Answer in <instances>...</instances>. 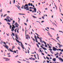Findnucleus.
<instances>
[{"mask_svg":"<svg viewBox=\"0 0 63 63\" xmlns=\"http://www.w3.org/2000/svg\"><path fill=\"white\" fill-rule=\"evenodd\" d=\"M31 6V3H29L28 4V5L27 4H25L24 6V9H26V11H29V6Z\"/></svg>","mask_w":63,"mask_h":63,"instance_id":"nucleus-1","label":"nucleus"},{"mask_svg":"<svg viewBox=\"0 0 63 63\" xmlns=\"http://www.w3.org/2000/svg\"><path fill=\"white\" fill-rule=\"evenodd\" d=\"M15 40H16V41L17 42H18V43H21V47H22V48H23V49H24V47H24V46H23V44H22V43H21V42H20L19 41H18V40H17V39H16V38H15Z\"/></svg>","mask_w":63,"mask_h":63,"instance_id":"nucleus-2","label":"nucleus"},{"mask_svg":"<svg viewBox=\"0 0 63 63\" xmlns=\"http://www.w3.org/2000/svg\"><path fill=\"white\" fill-rule=\"evenodd\" d=\"M10 18L9 17L7 16V19H4V20H6V21L7 22H8H8H10L11 20H10Z\"/></svg>","mask_w":63,"mask_h":63,"instance_id":"nucleus-3","label":"nucleus"},{"mask_svg":"<svg viewBox=\"0 0 63 63\" xmlns=\"http://www.w3.org/2000/svg\"><path fill=\"white\" fill-rule=\"evenodd\" d=\"M25 34H26V39H28V40L29 38L30 39V36L29 35H28V34L27 35V36H26V31H25Z\"/></svg>","mask_w":63,"mask_h":63,"instance_id":"nucleus-4","label":"nucleus"},{"mask_svg":"<svg viewBox=\"0 0 63 63\" xmlns=\"http://www.w3.org/2000/svg\"><path fill=\"white\" fill-rule=\"evenodd\" d=\"M53 51H56V50H57L59 51L58 49L56 48L55 47H53Z\"/></svg>","mask_w":63,"mask_h":63,"instance_id":"nucleus-5","label":"nucleus"},{"mask_svg":"<svg viewBox=\"0 0 63 63\" xmlns=\"http://www.w3.org/2000/svg\"><path fill=\"white\" fill-rule=\"evenodd\" d=\"M56 58H58V59H59V60H61V61H62V62H63V59H62V58H60V57H59L58 58V55L56 57Z\"/></svg>","mask_w":63,"mask_h":63,"instance_id":"nucleus-6","label":"nucleus"},{"mask_svg":"<svg viewBox=\"0 0 63 63\" xmlns=\"http://www.w3.org/2000/svg\"><path fill=\"white\" fill-rule=\"evenodd\" d=\"M40 42H41V43H44V44H46V45H47V43H46V42H45V41H42V39H40Z\"/></svg>","mask_w":63,"mask_h":63,"instance_id":"nucleus-7","label":"nucleus"},{"mask_svg":"<svg viewBox=\"0 0 63 63\" xmlns=\"http://www.w3.org/2000/svg\"><path fill=\"white\" fill-rule=\"evenodd\" d=\"M3 46H4V47H6V48H7V49H8V50H9V51H10V50H9V49H8V48H9V47L8 46H7V45H3Z\"/></svg>","mask_w":63,"mask_h":63,"instance_id":"nucleus-8","label":"nucleus"},{"mask_svg":"<svg viewBox=\"0 0 63 63\" xmlns=\"http://www.w3.org/2000/svg\"><path fill=\"white\" fill-rule=\"evenodd\" d=\"M3 59H5L6 60H5L6 61H9V60H10V59L7 58L5 57L3 58Z\"/></svg>","mask_w":63,"mask_h":63,"instance_id":"nucleus-9","label":"nucleus"},{"mask_svg":"<svg viewBox=\"0 0 63 63\" xmlns=\"http://www.w3.org/2000/svg\"><path fill=\"white\" fill-rule=\"evenodd\" d=\"M57 44L59 46V48H60L61 47H63V45H60V44H59V43H58Z\"/></svg>","mask_w":63,"mask_h":63,"instance_id":"nucleus-10","label":"nucleus"},{"mask_svg":"<svg viewBox=\"0 0 63 63\" xmlns=\"http://www.w3.org/2000/svg\"><path fill=\"white\" fill-rule=\"evenodd\" d=\"M17 8H18V9H19V10H20V11H21V9H20V7L19 6H18L17 7Z\"/></svg>","mask_w":63,"mask_h":63,"instance_id":"nucleus-11","label":"nucleus"},{"mask_svg":"<svg viewBox=\"0 0 63 63\" xmlns=\"http://www.w3.org/2000/svg\"><path fill=\"white\" fill-rule=\"evenodd\" d=\"M47 33H48V34L49 36H50V37H52V36H51V34H50V33H49V32H48Z\"/></svg>","mask_w":63,"mask_h":63,"instance_id":"nucleus-12","label":"nucleus"},{"mask_svg":"<svg viewBox=\"0 0 63 63\" xmlns=\"http://www.w3.org/2000/svg\"><path fill=\"white\" fill-rule=\"evenodd\" d=\"M41 47H42V48H43V49H44V50H47V48H45V47H43V46L41 45L40 46Z\"/></svg>","mask_w":63,"mask_h":63,"instance_id":"nucleus-13","label":"nucleus"},{"mask_svg":"<svg viewBox=\"0 0 63 63\" xmlns=\"http://www.w3.org/2000/svg\"><path fill=\"white\" fill-rule=\"evenodd\" d=\"M56 58H54L53 59V61H54V62H55V61H56Z\"/></svg>","mask_w":63,"mask_h":63,"instance_id":"nucleus-14","label":"nucleus"},{"mask_svg":"<svg viewBox=\"0 0 63 63\" xmlns=\"http://www.w3.org/2000/svg\"><path fill=\"white\" fill-rule=\"evenodd\" d=\"M14 25L15 26L18 25V26H19V25L18 24L17 22H16L15 24Z\"/></svg>","mask_w":63,"mask_h":63,"instance_id":"nucleus-15","label":"nucleus"},{"mask_svg":"<svg viewBox=\"0 0 63 63\" xmlns=\"http://www.w3.org/2000/svg\"><path fill=\"white\" fill-rule=\"evenodd\" d=\"M33 9L34 10V13H36V8H33Z\"/></svg>","mask_w":63,"mask_h":63,"instance_id":"nucleus-16","label":"nucleus"},{"mask_svg":"<svg viewBox=\"0 0 63 63\" xmlns=\"http://www.w3.org/2000/svg\"><path fill=\"white\" fill-rule=\"evenodd\" d=\"M3 43V40H1V41H0V44H2Z\"/></svg>","mask_w":63,"mask_h":63,"instance_id":"nucleus-17","label":"nucleus"},{"mask_svg":"<svg viewBox=\"0 0 63 63\" xmlns=\"http://www.w3.org/2000/svg\"><path fill=\"white\" fill-rule=\"evenodd\" d=\"M19 15H25V14H22L21 13H19Z\"/></svg>","mask_w":63,"mask_h":63,"instance_id":"nucleus-18","label":"nucleus"},{"mask_svg":"<svg viewBox=\"0 0 63 63\" xmlns=\"http://www.w3.org/2000/svg\"><path fill=\"white\" fill-rule=\"evenodd\" d=\"M37 38H38V39H43V38H42V37H40V38L38 36H37Z\"/></svg>","mask_w":63,"mask_h":63,"instance_id":"nucleus-19","label":"nucleus"},{"mask_svg":"<svg viewBox=\"0 0 63 63\" xmlns=\"http://www.w3.org/2000/svg\"><path fill=\"white\" fill-rule=\"evenodd\" d=\"M9 49H10V51H11V52H14V51H12V50H11L10 49V48H9Z\"/></svg>","mask_w":63,"mask_h":63,"instance_id":"nucleus-20","label":"nucleus"},{"mask_svg":"<svg viewBox=\"0 0 63 63\" xmlns=\"http://www.w3.org/2000/svg\"><path fill=\"white\" fill-rule=\"evenodd\" d=\"M9 49H10V51H11V52H14V51H12V50H11L10 49V48H9Z\"/></svg>","mask_w":63,"mask_h":63,"instance_id":"nucleus-21","label":"nucleus"},{"mask_svg":"<svg viewBox=\"0 0 63 63\" xmlns=\"http://www.w3.org/2000/svg\"><path fill=\"white\" fill-rule=\"evenodd\" d=\"M14 29V28L13 27H12V29H11L12 31V32H13V30Z\"/></svg>","mask_w":63,"mask_h":63,"instance_id":"nucleus-22","label":"nucleus"},{"mask_svg":"<svg viewBox=\"0 0 63 63\" xmlns=\"http://www.w3.org/2000/svg\"><path fill=\"white\" fill-rule=\"evenodd\" d=\"M49 50H50V51L51 52H52V49H49Z\"/></svg>","mask_w":63,"mask_h":63,"instance_id":"nucleus-23","label":"nucleus"},{"mask_svg":"<svg viewBox=\"0 0 63 63\" xmlns=\"http://www.w3.org/2000/svg\"><path fill=\"white\" fill-rule=\"evenodd\" d=\"M35 41L37 43H38V40H37V39H35Z\"/></svg>","mask_w":63,"mask_h":63,"instance_id":"nucleus-24","label":"nucleus"},{"mask_svg":"<svg viewBox=\"0 0 63 63\" xmlns=\"http://www.w3.org/2000/svg\"><path fill=\"white\" fill-rule=\"evenodd\" d=\"M45 47H47V45L45 44Z\"/></svg>","mask_w":63,"mask_h":63,"instance_id":"nucleus-25","label":"nucleus"},{"mask_svg":"<svg viewBox=\"0 0 63 63\" xmlns=\"http://www.w3.org/2000/svg\"><path fill=\"white\" fill-rule=\"evenodd\" d=\"M17 32L18 33H19V32H18V30H19V28H17Z\"/></svg>","mask_w":63,"mask_h":63,"instance_id":"nucleus-26","label":"nucleus"},{"mask_svg":"<svg viewBox=\"0 0 63 63\" xmlns=\"http://www.w3.org/2000/svg\"><path fill=\"white\" fill-rule=\"evenodd\" d=\"M3 44H4V45H5V46L6 45V43L4 42H3Z\"/></svg>","mask_w":63,"mask_h":63,"instance_id":"nucleus-27","label":"nucleus"},{"mask_svg":"<svg viewBox=\"0 0 63 63\" xmlns=\"http://www.w3.org/2000/svg\"><path fill=\"white\" fill-rule=\"evenodd\" d=\"M46 58H47L48 60H49V58L47 57H46Z\"/></svg>","mask_w":63,"mask_h":63,"instance_id":"nucleus-28","label":"nucleus"},{"mask_svg":"<svg viewBox=\"0 0 63 63\" xmlns=\"http://www.w3.org/2000/svg\"><path fill=\"white\" fill-rule=\"evenodd\" d=\"M12 34L14 36H15V34L14 33H13V32H12Z\"/></svg>","mask_w":63,"mask_h":63,"instance_id":"nucleus-29","label":"nucleus"},{"mask_svg":"<svg viewBox=\"0 0 63 63\" xmlns=\"http://www.w3.org/2000/svg\"><path fill=\"white\" fill-rule=\"evenodd\" d=\"M32 17H33V18H37L36 17H35V16H32Z\"/></svg>","mask_w":63,"mask_h":63,"instance_id":"nucleus-30","label":"nucleus"},{"mask_svg":"<svg viewBox=\"0 0 63 63\" xmlns=\"http://www.w3.org/2000/svg\"><path fill=\"white\" fill-rule=\"evenodd\" d=\"M42 18L43 19H45V17H44V16H43L42 17Z\"/></svg>","mask_w":63,"mask_h":63,"instance_id":"nucleus-31","label":"nucleus"},{"mask_svg":"<svg viewBox=\"0 0 63 63\" xmlns=\"http://www.w3.org/2000/svg\"><path fill=\"white\" fill-rule=\"evenodd\" d=\"M54 4L55 5V7H56V10H57V7H56V6L55 3Z\"/></svg>","mask_w":63,"mask_h":63,"instance_id":"nucleus-32","label":"nucleus"},{"mask_svg":"<svg viewBox=\"0 0 63 63\" xmlns=\"http://www.w3.org/2000/svg\"><path fill=\"white\" fill-rule=\"evenodd\" d=\"M34 38H35V39H37V38H37V37L36 36V35H35V36H34Z\"/></svg>","mask_w":63,"mask_h":63,"instance_id":"nucleus-33","label":"nucleus"},{"mask_svg":"<svg viewBox=\"0 0 63 63\" xmlns=\"http://www.w3.org/2000/svg\"><path fill=\"white\" fill-rule=\"evenodd\" d=\"M52 23L53 24H55V26H56L57 27V25H56V24H55V23H53L52 22Z\"/></svg>","mask_w":63,"mask_h":63,"instance_id":"nucleus-34","label":"nucleus"},{"mask_svg":"<svg viewBox=\"0 0 63 63\" xmlns=\"http://www.w3.org/2000/svg\"><path fill=\"white\" fill-rule=\"evenodd\" d=\"M1 18H2V16H3V14H2V15H1Z\"/></svg>","mask_w":63,"mask_h":63,"instance_id":"nucleus-35","label":"nucleus"},{"mask_svg":"<svg viewBox=\"0 0 63 63\" xmlns=\"http://www.w3.org/2000/svg\"><path fill=\"white\" fill-rule=\"evenodd\" d=\"M18 48L19 49V50H20V48L19 47H18Z\"/></svg>","mask_w":63,"mask_h":63,"instance_id":"nucleus-36","label":"nucleus"},{"mask_svg":"<svg viewBox=\"0 0 63 63\" xmlns=\"http://www.w3.org/2000/svg\"><path fill=\"white\" fill-rule=\"evenodd\" d=\"M13 22L12 23V24H14L15 22V21H13Z\"/></svg>","mask_w":63,"mask_h":63,"instance_id":"nucleus-37","label":"nucleus"},{"mask_svg":"<svg viewBox=\"0 0 63 63\" xmlns=\"http://www.w3.org/2000/svg\"><path fill=\"white\" fill-rule=\"evenodd\" d=\"M12 27V26L11 25H10V28L11 29H12V28H11V27Z\"/></svg>","mask_w":63,"mask_h":63,"instance_id":"nucleus-38","label":"nucleus"},{"mask_svg":"<svg viewBox=\"0 0 63 63\" xmlns=\"http://www.w3.org/2000/svg\"><path fill=\"white\" fill-rule=\"evenodd\" d=\"M16 38V39H18V37L17 36H15Z\"/></svg>","mask_w":63,"mask_h":63,"instance_id":"nucleus-39","label":"nucleus"},{"mask_svg":"<svg viewBox=\"0 0 63 63\" xmlns=\"http://www.w3.org/2000/svg\"><path fill=\"white\" fill-rule=\"evenodd\" d=\"M34 9V8H32V7H30V9Z\"/></svg>","mask_w":63,"mask_h":63,"instance_id":"nucleus-40","label":"nucleus"},{"mask_svg":"<svg viewBox=\"0 0 63 63\" xmlns=\"http://www.w3.org/2000/svg\"><path fill=\"white\" fill-rule=\"evenodd\" d=\"M36 45L37 46V47H39V45H38V44H36Z\"/></svg>","mask_w":63,"mask_h":63,"instance_id":"nucleus-41","label":"nucleus"},{"mask_svg":"<svg viewBox=\"0 0 63 63\" xmlns=\"http://www.w3.org/2000/svg\"><path fill=\"white\" fill-rule=\"evenodd\" d=\"M24 24L25 25H26V26H27V24H26V23H24Z\"/></svg>","mask_w":63,"mask_h":63,"instance_id":"nucleus-42","label":"nucleus"},{"mask_svg":"<svg viewBox=\"0 0 63 63\" xmlns=\"http://www.w3.org/2000/svg\"><path fill=\"white\" fill-rule=\"evenodd\" d=\"M7 14H5V15L3 16V17H5V16H7Z\"/></svg>","mask_w":63,"mask_h":63,"instance_id":"nucleus-43","label":"nucleus"},{"mask_svg":"<svg viewBox=\"0 0 63 63\" xmlns=\"http://www.w3.org/2000/svg\"><path fill=\"white\" fill-rule=\"evenodd\" d=\"M34 41V42H35V39H34V38H32V39Z\"/></svg>","mask_w":63,"mask_h":63,"instance_id":"nucleus-44","label":"nucleus"},{"mask_svg":"<svg viewBox=\"0 0 63 63\" xmlns=\"http://www.w3.org/2000/svg\"><path fill=\"white\" fill-rule=\"evenodd\" d=\"M7 23L8 24V25H10L11 24L10 23Z\"/></svg>","mask_w":63,"mask_h":63,"instance_id":"nucleus-45","label":"nucleus"},{"mask_svg":"<svg viewBox=\"0 0 63 63\" xmlns=\"http://www.w3.org/2000/svg\"><path fill=\"white\" fill-rule=\"evenodd\" d=\"M48 48H51V47H50V46H49V47H48Z\"/></svg>","mask_w":63,"mask_h":63,"instance_id":"nucleus-46","label":"nucleus"},{"mask_svg":"<svg viewBox=\"0 0 63 63\" xmlns=\"http://www.w3.org/2000/svg\"><path fill=\"white\" fill-rule=\"evenodd\" d=\"M31 6H33V4H32V3H31Z\"/></svg>","mask_w":63,"mask_h":63,"instance_id":"nucleus-47","label":"nucleus"},{"mask_svg":"<svg viewBox=\"0 0 63 63\" xmlns=\"http://www.w3.org/2000/svg\"><path fill=\"white\" fill-rule=\"evenodd\" d=\"M47 63H49V61H47Z\"/></svg>","mask_w":63,"mask_h":63,"instance_id":"nucleus-48","label":"nucleus"},{"mask_svg":"<svg viewBox=\"0 0 63 63\" xmlns=\"http://www.w3.org/2000/svg\"><path fill=\"white\" fill-rule=\"evenodd\" d=\"M59 32H62V33H63V32L62 31H59Z\"/></svg>","mask_w":63,"mask_h":63,"instance_id":"nucleus-49","label":"nucleus"},{"mask_svg":"<svg viewBox=\"0 0 63 63\" xmlns=\"http://www.w3.org/2000/svg\"><path fill=\"white\" fill-rule=\"evenodd\" d=\"M0 12H2V9H1L0 10Z\"/></svg>","mask_w":63,"mask_h":63,"instance_id":"nucleus-50","label":"nucleus"},{"mask_svg":"<svg viewBox=\"0 0 63 63\" xmlns=\"http://www.w3.org/2000/svg\"><path fill=\"white\" fill-rule=\"evenodd\" d=\"M40 51L41 52H42V50H41V49H39Z\"/></svg>","mask_w":63,"mask_h":63,"instance_id":"nucleus-51","label":"nucleus"},{"mask_svg":"<svg viewBox=\"0 0 63 63\" xmlns=\"http://www.w3.org/2000/svg\"><path fill=\"white\" fill-rule=\"evenodd\" d=\"M41 45H42V46H43L44 47V45L42 44H41Z\"/></svg>","mask_w":63,"mask_h":63,"instance_id":"nucleus-52","label":"nucleus"},{"mask_svg":"<svg viewBox=\"0 0 63 63\" xmlns=\"http://www.w3.org/2000/svg\"><path fill=\"white\" fill-rule=\"evenodd\" d=\"M61 52H63V49H62L61 51Z\"/></svg>","mask_w":63,"mask_h":63,"instance_id":"nucleus-53","label":"nucleus"},{"mask_svg":"<svg viewBox=\"0 0 63 63\" xmlns=\"http://www.w3.org/2000/svg\"><path fill=\"white\" fill-rule=\"evenodd\" d=\"M16 26V27H18L17 28H18V26H17H17Z\"/></svg>","mask_w":63,"mask_h":63,"instance_id":"nucleus-54","label":"nucleus"},{"mask_svg":"<svg viewBox=\"0 0 63 63\" xmlns=\"http://www.w3.org/2000/svg\"><path fill=\"white\" fill-rule=\"evenodd\" d=\"M12 26H13V27H15V26L14 25H12Z\"/></svg>","mask_w":63,"mask_h":63,"instance_id":"nucleus-55","label":"nucleus"},{"mask_svg":"<svg viewBox=\"0 0 63 63\" xmlns=\"http://www.w3.org/2000/svg\"><path fill=\"white\" fill-rule=\"evenodd\" d=\"M38 44H39V45H41V44L39 42H38Z\"/></svg>","mask_w":63,"mask_h":63,"instance_id":"nucleus-56","label":"nucleus"},{"mask_svg":"<svg viewBox=\"0 0 63 63\" xmlns=\"http://www.w3.org/2000/svg\"><path fill=\"white\" fill-rule=\"evenodd\" d=\"M15 47V46H14V47L13 46H12V48H14Z\"/></svg>","mask_w":63,"mask_h":63,"instance_id":"nucleus-57","label":"nucleus"},{"mask_svg":"<svg viewBox=\"0 0 63 63\" xmlns=\"http://www.w3.org/2000/svg\"><path fill=\"white\" fill-rule=\"evenodd\" d=\"M47 55L48 56H49L50 57V55H49L48 54V55Z\"/></svg>","mask_w":63,"mask_h":63,"instance_id":"nucleus-58","label":"nucleus"},{"mask_svg":"<svg viewBox=\"0 0 63 63\" xmlns=\"http://www.w3.org/2000/svg\"><path fill=\"white\" fill-rule=\"evenodd\" d=\"M28 19H27V22H28Z\"/></svg>","mask_w":63,"mask_h":63,"instance_id":"nucleus-59","label":"nucleus"},{"mask_svg":"<svg viewBox=\"0 0 63 63\" xmlns=\"http://www.w3.org/2000/svg\"><path fill=\"white\" fill-rule=\"evenodd\" d=\"M44 21H42L41 23H43V22H44Z\"/></svg>","mask_w":63,"mask_h":63,"instance_id":"nucleus-60","label":"nucleus"},{"mask_svg":"<svg viewBox=\"0 0 63 63\" xmlns=\"http://www.w3.org/2000/svg\"><path fill=\"white\" fill-rule=\"evenodd\" d=\"M15 36H17V34H15Z\"/></svg>","mask_w":63,"mask_h":63,"instance_id":"nucleus-61","label":"nucleus"},{"mask_svg":"<svg viewBox=\"0 0 63 63\" xmlns=\"http://www.w3.org/2000/svg\"><path fill=\"white\" fill-rule=\"evenodd\" d=\"M58 49V50H60H60H61V49Z\"/></svg>","mask_w":63,"mask_h":63,"instance_id":"nucleus-62","label":"nucleus"},{"mask_svg":"<svg viewBox=\"0 0 63 63\" xmlns=\"http://www.w3.org/2000/svg\"><path fill=\"white\" fill-rule=\"evenodd\" d=\"M14 4H15V0H14Z\"/></svg>","mask_w":63,"mask_h":63,"instance_id":"nucleus-63","label":"nucleus"},{"mask_svg":"<svg viewBox=\"0 0 63 63\" xmlns=\"http://www.w3.org/2000/svg\"><path fill=\"white\" fill-rule=\"evenodd\" d=\"M53 63H57L56 62H53Z\"/></svg>","mask_w":63,"mask_h":63,"instance_id":"nucleus-64","label":"nucleus"}]
</instances>
